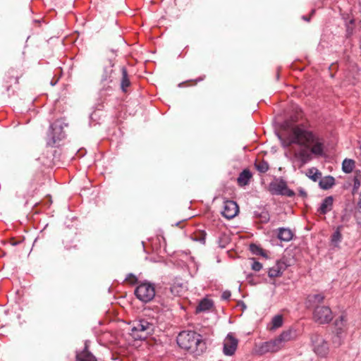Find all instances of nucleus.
<instances>
[{
    "label": "nucleus",
    "instance_id": "nucleus-1",
    "mask_svg": "<svg viewBox=\"0 0 361 361\" xmlns=\"http://www.w3.org/2000/svg\"><path fill=\"white\" fill-rule=\"evenodd\" d=\"M177 343L183 349L196 355L203 353L207 344L202 336L193 331H183L177 336Z\"/></svg>",
    "mask_w": 361,
    "mask_h": 361
},
{
    "label": "nucleus",
    "instance_id": "nucleus-2",
    "mask_svg": "<svg viewBox=\"0 0 361 361\" xmlns=\"http://www.w3.org/2000/svg\"><path fill=\"white\" fill-rule=\"evenodd\" d=\"M155 328L156 324L152 320L141 319L133 322L130 334L135 340H143L152 335Z\"/></svg>",
    "mask_w": 361,
    "mask_h": 361
},
{
    "label": "nucleus",
    "instance_id": "nucleus-3",
    "mask_svg": "<svg viewBox=\"0 0 361 361\" xmlns=\"http://www.w3.org/2000/svg\"><path fill=\"white\" fill-rule=\"evenodd\" d=\"M302 138L298 140L300 146L310 147V152L316 156H322L324 154V142L322 139L317 137L312 132L304 129Z\"/></svg>",
    "mask_w": 361,
    "mask_h": 361
},
{
    "label": "nucleus",
    "instance_id": "nucleus-4",
    "mask_svg": "<svg viewBox=\"0 0 361 361\" xmlns=\"http://www.w3.org/2000/svg\"><path fill=\"white\" fill-rule=\"evenodd\" d=\"M135 295L143 302H150L156 295L154 284L148 281L141 283L135 288Z\"/></svg>",
    "mask_w": 361,
    "mask_h": 361
},
{
    "label": "nucleus",
    "instance_id": "nucleus-5",
    "mask_svg": "<svg viewBox=\"0 0 361 361\" xmlns=\"http://www.w3.org/2000/svg\"><path fill=\"white\" fill-rule=\"evenodd\" d=\"M310 341L312 350L317 356L324 357L328 355L329 344L322 336L317 333L312 334Z\"/></svg>",
    "mask_w": 361,
    "mask_h": 361
},
{
    "label": "nucleus",
    "instance_id": "nucleus-6",
    "mask_svg": "<svg viewBox=\"0 0 361 361\" xmlns=\"http://www.w3.org/2000/svg\"><path fill=\"white\" fill-rule=\"evenodd\" d=\"M313 319L319 324H328L333 319L332 311L328 306H316L313 311Z\"/></svg>",
    "mask_w": 361,
    "mask_h": 361
},
{
    "label": "nucleus",
    "instance_id": "nucleus-7",
    "mask_svg": "<svg viewBox=\"0 0 361 361\" xmlns=\"http://www.w3.org/2000/svg\"><path fill=\"white\" fill-rule=\"evenodd\" d=\"M269 190L272 195H285L290 197L295 195V192L288 188L286 183L283 180L271 183Z\"/></svg>",
    "mask_w": 361,
    "mask_h": 361
},
{
    "label": "nucleus",
    "instance_id": "nucleus-8",
    "mask_svg": "<svg viewBox=\"0 0 361 361\" xmlns=\"http://www.w3.org/2000/svg\"><path fill=\"white\" fill-rule=\"evenodd\" d=\"M304 128L301 126H296L292 128V133L290 136L287 139H282L279 137L281 144L284 147H289L292 144H298L300 145V142H298V140H300L302 138Z\"/></svg>",
    "mask_w": 361,
    "mask_h": 361
},
{
    "label": "nucleus",
    "instance_id": "nucleus-9",
    "mask_svg": "<svg viewBox=\"0 0 361 361\" xmlns=\"http://www.w3.org/2000/svg\"><path fill=\"white\" fill-rule=\"evenodd\" d=\"M238 206L235 202L233 200H226L224 202L221 214L225 218L231 219L238 214Z\"/></svg>",
    "mask_w": 361,
    "mask_h": 361
},
{
    "label": "nucleus",
    "instance_id": "nucleus-10",
    "mask_svg": "<svg viewBox=\"0 0 361 361\" xmlns=\"http://www.w3.org/2000/svg\"><path fill=\"white\" fill-rule=\"evenodd\" d=\"M238 341L231 334H228L224 341L223 352L226 355H232L236 350Z\"/></svg>",
    "mask_w": 361,
    "mask_h": 361
},
{
    "label": "nucleus",
    "instance_id": "nucleus-11",
    "mask_svg": "<svg viewBox=\"0 0 361 361\" xmlns=\"http://www.w3.org/2000/svg\"><path fill=\"white\" fill-rule=\"evenodd\" d=\"M281 349L279 342L276 339L261 343L257 349V353L264 355L267 353H274Z\"/></svg>",
    "mask_w": 361,
    "mask_h": 361
},
{
    "label": "nucleus",
    "instance_id": "nucleus-12",
    "mask_svg": "<svg viewBox=\"0 0 361 361\" xmlns=\"http://www.w3.org/2000/svg\"><path fill=\"white\" fill-rule=\"evenodd\" d=\"M62 128L56 123H53L50 126L49 131V140L48 144L54 145L58 140L62 137Z\"/></svg>",
    "mask_w": 361,
    "mask_h": 361
},
{
    "label": "nucleus",
    "instance_id": "nucleus-13",
    "mask_svg": "<svg viewBox=\"0 0 361 361\" xmlns=\"http://www.w3.org/2000/svg\"><path fill=\"white\" fill-rule=\"evenodd\" d=\"M287 268V264L282 260H278L275 265L269 269L268 275L270 278H276L282 275Z\"/></svg>",
    "mask_w": 361,
    "mask_h": 361
},
{
    "label": "nucleus",
    "instance_id": "nucleus-14",
    "mask_svg": "<svg viewBox=\"0 0 361 361\" xmlns=\"http://www.w3.org/2000/svg\"><path fill=\"white\" fill-rule=\"evenodd\" d=\"M109 66L104 68V73L101 78V83L103 85L104 88H106V86L112 82L111 74L113 70L111 68L114 64L111 60L109 61Z\"/></svg>",
    "mask_w": 361,
    "mask_h": 361
},
{
    "label": "nucleus",
    "instance_id": "nucleus-15",
    "mask_svg": "<svg viewBox=\"0 0 361 361\" xmlns=\"http://www.w3.org/2000/svg\"><path fill=\"white\" fill-rule=\"evenodd\" d=\"M324 295L322 294H311L307 298V307L308 308H315L316 306H319V304L323 302Z\"/></svg>",
    "mask_w": 361,
    "mask_h": 361
},
{
    "label": "nucleus",
    "instance_id": "nucleus-16",
    "mask_svg": "<svg viewBox=\"0 0 361 361\" xmlns=\"http://www.w3.org/2000/svg\"><path fill=\"white\" fill-rule=\"evenodd\" d=\"M334 199L331 196L326 197L324 198L317 212L321 214H326L332 209Z\"/></svg>",
    "mask_w": 361,
    "mask_h": 361
},
{
    "label": "nucleus",
    "instance_id": "nucleus-17",
    "mask_svg": "<svg viewBox=\"0 0 361 361\" xmlns=\"http://www.w3.org/2000/svg\"><path fill=\"white\" fill-rule=\"evenodd\" d=\"M87 348V347L85 346L82 351L77 353V361H97V359Z\"/></svg>",
    "mask_w": 361,
    "mask_h": 361
},
{
    "label": "nucleus",
    "instance_id": "nucleus-18",
    "mask_svg": "<svg viewBox=\"0 0 361 361\" xmlns=\"http://www.w3.org/2000/svg\"><path fill=\"white\" fill-rule=\"evenodd\" d=\"M252 178V173L248 169L243 170L237 178L238 184L240 186H245L249 183L250 178Z\"/></svg>",
    "mask_w": 361,
    "mask_h": 361
},
{
    "label": "nucleus",
    "instance_id": "nucleus-19",
    "mask_svg": "<svg viewBox=\"0 0 361 361\" xmlns=\"http://www.w3.org/2000/svg\"><path fill=\"white\" fill-rule=\"evenodd\" d=\"M335 183V179L334 177L328 176L322 178L319 180V187L324 190H328L331 188Z\"/></svg>",
    "mask_w": 361,
    "mask_h": 361
},
{
    "label": "nucleus",
    "instance_id": "nucleus-20",
    "mask_svg": "<svg viewBox=\"0 0 361 361\" xmlns=\"http://www.w3.org/2000/svg\"><path fill=\"white\" fill-rule=\"evenodd\" d=\"M293 233L288 228H280L279 229L278 238L281 240L289 241L293 238Z\"/></svg>",
    "mask_w": 361,
    "mask_h": 361
},
{
    "label": "nucleus",
    "instance_id": "nucleus-21",
    "mask_svg": "<svg viewBox=\"0 0 361 361\" xmlns=\"http://www.w3.org/2000/svg\"><path fill=\"white\" fill-rule=\"evenodd\" d=\"M295 157L300 159L302 165L305 164L312 159L311 153L308 152L306 149H301L295 154Z\"/></svg>",
    "mask_w": 361,
    "mask_h": 361
},
{
    "label": "nucleus",
    "instance_id": "nucleus-22",
    "mask_svg": "<svg viewBox=\"0 0 361 361\" xmlns=\"http://www.w3.org/2000/svg\"><path fill=\"white\" fill-rule=\"evenodd\" d=\"M292 338V331H286L281 333L277 338L275 339L279 342V345L281 348L283 343L290 341Z\"/></svg>",
    "mask_w": 361,
    "mask_h": 361
},
{
    "label": "nucleus",
    "instance_id": "nucleus-23",
    "mask_svg": "<svg viewBox=\"0 0 361 361\" xmlns=\"http://www.w3.org/2000/svg\"><path fill=\"white\" fill-rule=\"evenodd\" d=\"M122 80L121 82V87L123 92H126V89L130 86V82L128 76L127 70L125 67H122Z\"/></svg>",
    "mask_w": 361,
    "mask_h": 361
},
{
    "label": "nucleus",
    "instance_id": "nucleus-24",
    "mask_svg": "<svg viewBox=\"0 0 361 361\" xmlns=\"http://www.w3.org/2000/svg\"><path fill=\"white\" fill-rule=\"evenodd\" d=\"M355 167V161L353 159H345L342 164V169L346 173H349L353 171Z\"/></svg>",
    "mask_w": 361,
    "mask_h": 361
},
{
    "label": "nucleus",
    "instance_id": "nucleus-25",
    "mask_svg": "<svg viewBox=\"0 0 361 361\" xmlns=\"http://www.w3.org/2000/svg\"><path fill=\"white\" fill-rule=\"evenodd\" d=\"M213 305L212 302L209 299H203L197 307V312H202L209 310Z\"/></svg>",
    "mask_w": 361,
    "mask_h": 361
},
{
    "label": "nucleus",
    "instance_id": "nucleus-26",
    "mask_svg": "<svg viewBox=\"0 0 361 361\" xmlns=\"http://www.w3.org/2000/svg\"><path fill=\"white\" fill-rule=\"evenodd\" d=\"M307 176L313 181H317L322 177V173L316 168H311L308 169Z\"/></svg>",
    "mask_w": 361,
    "mask_h": 361
},
{
    "label": "nucleus",
    "instance_id": "nucleus-27",
    "mask_svg": "<svg viewBox=\"0 0 361 361\" xmlns=\"http://www.w3.org/2000/svg\"><path fill=\"white\" fill-rule=\"evenodd\" d=\"M255 166L259 172L262 173H266L269 169L268 163L264 160L256 161Z\"/></svg>",
    "mask_w": 361,
    "mask_h": 361
},
{
    "label": "nucleus",
    "instance_id": "nucleus-28",
    "mask_svg": "<svg viewBox=\"0 0 361 361\" xmlns=\"http://www.w3.org/2000/svg\"><path fill=\"white\" fill-rule=\"evenodd\" d=\"M283 325V317L280 314L275 315L271 320V327L270 329L274 330L281 327Z\"/></svg>",
    "mask_w": 361,
    "mask_h": 361
},
{
    "label": "nucleus",
    "instance_id": "nucleus-29",
    "mask_svg": "<svg viewBox=\"0 0 361 361\" xmlns=\"http://www.w3.org/2000/svg\"><path fill=\"white\" fill-rule=\"evenodd\" d=\"M342 235L338 229H337L331 235V243L334 246L337 247L341 241Z\"/></svg>",
    "mask_w": 361,
    "mask_h": 361
},
{
    "label": "nucleus",
    "instance_id": "nucleus-30",
    "mask_svg": "<svg viewBox=\"0 0 361 361\" xmlns=\"http://www.w3.org/2000/svg\"><path fill=\"white\" fill-rule=\"evenodd\" d=\"M360 177H361V176L358 175V176H355L353 178V192L357 191L360 186V184H361Z\"/></svg>",
    "mask_w": 361,
    "mask_h": 361
},
{
    "label": "nucleus",
    "instance_id": "nucleus-31",
    "mask_svg": "<svg viewBox=\"0 0 361 361\" xmlns=\"http://www.w3.org/2000/svg\"><path fill=\"white\" fill-rule=\"evenodd\" d=\"M251 267H252V269L256 271L261 270L262 268V264L257 261H254L252 262Z\"/></svg>",
    "mask_w": 361,
    "mask_h": 361
},
{
    "label": "nucleus",
    "instance_id": "nucleus-32",
    "mask_svg": "<svg viewBox=\"0 0 361 361\" xmlns=\"http://www.w3.org/2000/svg\"><path fill=\"white\" fill-rule=\"evenodd\" d=\"M126 281H128L130 283H135L137 281V279L134 274H129L126 276Z\"/></svg>",
    "mask_w": 361,
    "mask_h": 361
},
{
    "label": "nucleus",
    "instance_id": "nucleus-33",
    "mask_svg": "<svg viewBox=\"0 0 361 361\" xmlns=\"http://www.w3.org/2000/svg\"><path fill=\"white\" fill-rule=\"evenodd\" d=\"M261 218L262 222H267L269 220V214L267 212L262 214Z\"/></svg>",
    "mask_w": 361,
    "mask_h": 361
},
{
    "label": "nucleus",
    "instance_id": "nucleus-34",
    "mask_svg": "<svg viewBox=\"0 0 361 361\" xmlns=\"http://www.w3.org/2000/svg\"><path fill=\"white\" fill-rule=\"evenodd\" d=\"M231 292L230 291H224L223 293H222V295H221V298L224 299V300H228L231 297Z\"/></svg>",
    "mask_w": 361,
    "mask_h": 361
},
{
    "label": "nucleus",
    "instance_id": "nucleus-35",
    "mask_svg": "<svg viewBox=\"0 0 361 361\" xmlns=\"http://www.w3.org/2000/svg\"><path fill=\"white\" fill-rule=\"evenodd\" d=\"M250 248H251V250H252V251H253V252H255V249H259V248H258V247H257V245H253V244H252V245H250Z\"/></svg>",
    "mask_w": 361,
    "mask_h": 361
},
{
    "label": "nucleus",
    "instance_id": "nucleus-36",
    "mask_svg": "<svg viewBox=\"0 0 361 361\" xmlns=\"http://www.w3.org/2000/svg\"><path fill=\"white\" fill-rule=\"evenodd\" d=\"M205 76H203V77H200L198 79L195 80V83H197V82H200V81H202L204 80Z\"/></svg>",
    "mask_w": 361,
    "mask_h": 361
},
{
    "label": "nucleus",
    "instance_id": "nucleus-37",
    "mask_svg": "<svg viewBox=\"0 0 361 361\" xmlns=\"http://www.w3.org/2000/svg\"><path fill=\"white\" fill-rule=\"evenodd\" d=\"M175 289H176V287L175 286H173V287H171L170 288V291L172 294H174V291H175Z\"/></svg>",
    "mask_w": 361,
    "mask_h": 361
},
{
    "label": "nucleus",
    "instance_id": "nucleus-38",
    "mask_svg": "<svg viewBox=\"0 0 361 361\" xmlns=\"http://www.w3.org/2000/svg\"><path fill=\"white\" fill-rule=\"evenodd\" d=\"M302 19H303V20H306V21H307V22H309V21H310V18H308V17H307V16H302Z\"/></svg>",
    "mask_w": 361,
    "mask_h": 361
},
{
    "label": "nucleus",
    "instance_id": "nucleus-39",
    "mask_svg": "<svg viewBox=\"0 0 361 361\" xmlns=\"http://www.w3.org/2000/svg\"><path fill=\"white\" fill-rule=\"evenodd\" d=\"M300 194H301V195H302V196H306V192H304V191H302V190H301V191H300Z\"/></svg>",
    "mask_w": 361,
    "mask_h": 361
}]
</instances>
